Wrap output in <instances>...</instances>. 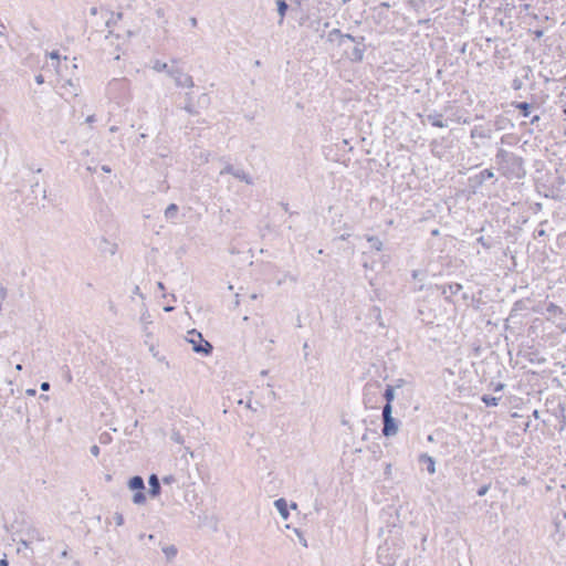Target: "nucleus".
Masks as SVG:
<instances>
[{"label":"nucleus","mask_w":566,"mask_h":566,"mask_svg":"<svg viewBox=\"0 0 566 566\" xmlns=\"http://www.w3.org/2000/svg\"><path fill=\"white\" fill-rule=\"evenodd\" d=\"M437 289L440 291V294L443 296L447 303L454 304L452 295L458 294L463 289V286L460 283L452 282L448 284L437 285Z\"/></svg>","instance_id":"15"},{"label":"nucleus","mask_w":566,"mask_h":566,"mask_svg":"<svg viewBox=\"0 0 566 566\" xmlns=\"http://www.w3.org/2000/svg\"><path fill=\"white\" fill-rule=\"evenodd\" d=\"M90 451L94 457H97L99 454V448L96 444L92 446Z\"/></svg>","instance_id":"50"},{"label":"nucleus","mask_w":566,"mask_h":566,"mask_svg":"<svg viewBox=\"0 0 566 566\" xmlns=\"http://www.w3.org/2000/svg\"><path fill=\"white\" fill-rule=\"evenodd\" d=\"M494 168L507 180H521L526 176L523 157L499 147L494 156Z\"/></svg>","instance_id":"1"},{"label":"nucleus","mask_w":566,"mask_h":566,"mask_svg":"<svg viewBox=\"0 0 566 566\" xmlns=\"http://www.w3.org/2000/svg\"><path fill=\"white\" fill-rule=\"evenodd\" d=\"M187 340L192 345V350L197 354L208 356L212 353V345L202 337V334L196 329L188 332Z\"/></svg>","instance_id":"9"},{"label":"nucleus","mask_w":566,"mask_h":566,"mask_svg":"<svg viewBox=\"0 0 566 566\" xmlns=\"http://www.w3.org/2000/svg\"><path fill=\"white\" fill-rule=\"evenodd\" d=\"M523 71H524L523 78H526V80H527V78H528L530 73H532V70H531V67H530V66H526V67H524V69H523Z\"/></svg>","instance_id":"55"},{"label":"nucleus","mask_w":566,"mask_h":566,"mask_svg":"<svg viewBox=\"0 0 566 566\" xmlns=\"http://www.w3.org/2000/svg\"><path fill=\"white\" fill-rule=\"evenodd\" d=\"M186 99H187V102H186V105H185V107H184V108H185V111H186L188 114H190V115H195V114H197V111L195 109V106H193V104H192V102H191L192 97H191V94H190V93H187V94H186Z\"/></svg>","instance_id":"36"},{"label":"nucleus","mask_w":566,"mask_h":566,"mask_svg":"<svg viewBox=\"0 0 566 566\" xmlns=\"http://www.w3.org/2000/svg\"><path fill=\"white\" fill-rule=\"evenodd\" d=\"M274 506L282 516V518L287 520L289 518V509H287V502L285 499L281 497L274 501Z\"/></svg>","instance_id":"24"},{"label":"nucleus","mask_w":566,"mask_h":566,"mask_svg":"<svg viewBox=\"0 0 566 566\" xmlns=\"http://www.w3.org/2000/svg\"><path fill=\"white\" fill-rule=\"evenodd\" d=\"M149 495L150 497H157L161 493L160 480L157 474L153 473L148 478Z\"/></svg>","instance_id":"18"},{"label":"nucleus","mask_w":566,"mask_h":566,"mask_svg":"<svg viewBox=\"0 0 566 566\" xmlns=\"http://www.w3.org/2000/svg\"><path fill=\"white\" fill-rule=\"evenodd\" d=\"M34 80H35L36 84H39V85L44 83V76L42 74L35 75Z\"/></svg>","instance_id":"51"},{"label":"nucleus","mask_w":566,"mask_h":566,"mask_svg":"<svg viewBox=\"0 0 566 566\" xmlns=\"http://www.w3.org/2000/svg\"><path fill=\"white\" fill-rule=\"evenodd\" d=\"M31 543H32V542H31L29 538H27V539H20V541H19V547H18V551L20 552L22 547H23V548H25V549H27V548H30Z\"/></svg>","instance_id":"43"},{"label":"nucleus","mask_w":566,"mask_h":566,"mask_svg":"<svg viewBox=\"0 0 566 566\" xmlns=\"http://www.w3.org/2000/svg\"><path fill=\"white\" fill-rule=\"evenodd\" d=\"M427 120L433 126L438 128H444L448 126L447 122L443 120V115L433 111L427 115Z\"/></svg>","instance_id":"22"},{"label":"nucleus","mask_w":566,"mask_h":566,"mask_svg":"<svg viewBox=\"0 0 566 566\" xmlns=\"http://www.w3.org/2000/svg\"><path fill=\"white\" fill-rule=\"evenodd\" d=\"M174 310H175V307L171 306V305H167V306L164 307L165 312H172Z\"/></svg>","instance_id":"63"},{"label":"nucleus","mask_w":566,"mask_h":566,"mask_svg":"<svg viewBox=\"0 0 566 566\" xmlns=\"http://www.w3.org/2000/svg\"><path fill=\"white\" fill-rule=\"evenodd\" d=\"M352 150L353 146L350 145V140L343 138L340 143H336L333 147L329 148L326 156L327 158H331L334 161L340 163L345 167H348L350 164V156L348 153Z\"/></svg>","instance_id":"5"},{"label":"nucleus","mask_w":566,"mask_h":566,"mask_svg":"<svg viewBox=\"0 0 566 566\" xmlns=\"http://www.w3.org/2000/svg\"><path fill=\"white\" fill-rule=\"evenodd\" d=\"M170 439L176 443H184V437L179 431H172Z\"/></svg>","instance_id":"39"},{"label":"nucleus","mask_w":566,"mask_h":566,"mask_svg":"<svg viewBox=\"0 0 566 566\" xmlns=\"http://www.w3.org/2000/svg\"><path fill=\"white\" fill-rule=\"evenodd\" d=\"M40 389L42 391H48L50 389V382L48 381H43L41 385H40Z\"/></svg>","instance_id":"52"},{"label":"nucleus","mask_w":566,"mask_h":566,"mask_svg":"<svg viewBox=\"0 0 566 566\" xmlns=\"http://www.w3.org/2000/svg\"><path fill=\"white\" fill-rule=\"evenodd\" d=\"M114 520L117 526H122L124 524V516L122 513H115Z\"/></svg>","instance_id":"45"},{"label":"nucleus","mask_w":566,"mask_h":566,"mask_svg":"<svg viewBox=\"0 0 566 566\" xmlns=\"http://www.w3.org/2000/svg\"><path fill=\"white\" fill-rule=\"evenodd\" d=\"M539 120H541V116H539V115H533V116L531 117V124H532V125L537 124Z\"/></svg>","instance_id":"54"},{"label":"nucleus","mask_w":566,"mask_h":566,"mask_svg":"<svg viewBox=\"0 0 566 566\" xmlns=\"http://www.w3.org/2000/svg\"><path fill=\"white\" fill-rule=\"evenodd\" d=\"M382 436L391 437L398 432L399 421L392 417V407H382Z\"/></svg>","instance_id":"11"},{"label":"nucleus","mask_w":566,"mask_h":566,"mask_svg":"<svg viewBox=\"0 0 566 566\" xmlns=\"http://www.w3.org/2000/svg\"><path fill=\"white\" fill-rule=\"evenodd\" d=\"M384 207L381 200L375 198V197H371L370 198V201H369V208L371 211H379L381 210Z\"/></svg>","instance_id":"37"},{"label":"nucleus","mask_w":566,"mask_h":566,"mask_svg":"<svg viewBox=\"0 0 566 566\" xmlns=\"http://www.w3.org/2000/svg\"><path fill=\"white\" fill-rule=\"evenodd\" d=\"M488 181H491L492 185L497 181L493 168H485L474 175L469 176L467 181L468 191L472 195H476L481 192L482 187Z\"/></svg>","instance_id":"4"},{"label":"nucleus","mask_w":566,"mask_h":566,"mask_svg":"<svg viewBox=\"0 0 566 566\" xmlns=\"http://www.w3.org/2000/svg\"><path fill=\"white\" fill-rule=\"evenodd\" d=\"M511 87L514 90V91H520L522 87H523V81L522 78L520 77H515L513 78L512 83H511Z\"/></svg>","instance_id":"40"},{"label":"nucleus","mask_w":566,"mask_h":566,"mask_svg":"<svg viewBox=\"0 0 566 566\" xmlns=\"http://www.w3.org/2000/svg\"><path fill=\"white\" fill-rule=\"evenodd\" d=\"M127 486L132 491H136L132 499L133 503L136 505L145 504L146 493L144 479L140 475H134L128 480Z\"/></svg>","instance_id":"12"},{"label":"nucleus","mask_w":566,"mask_h":566,"mask_svg":"<svg viewBox=\"0 0 566 566\" xmlns=\"http://www.w3.org/2000/svg\"><path fill=\"white\" fill-rule=\"evenodd\" d=\"M276 6H277V12L280 14L279 24H282L283 20H284V17L286 14V11L289 10V4H287V2L285 0H277L276 1Z\"/></svg>","instance_id":"29"},{"label":"nucleus","mask_w":566,"mask_h":566,"mask_svg":"<svg viewBox=\"0 0 566 566\" xmlns=\"http://www.w3.org/2000/svg\"><path fill=\"white\" fill-rule=\"evenodd\" d=\"M418 463L426 465V469L429 474L436 473V460L433 457L429 455L428 453H421L418 457Z\"/></svg>","instance_id":"20"},{"label":"nucleus","mask_w":566,"mask_h":566,"mask_svg":"<svg viewBox=\"0 0 566 566\" xmlns=\"http://www.w3.org/2000/svg\"><path fill=\"white\" fill-rule=\"evenodd\" d=\"M107 92L118 104L129 97V81L125 77L113 78L107 86Z\"/></svg>","instance_id":"7"},{"label":"nucleus","mask_w":566,"mask_h":566,"mask_svg":"<svg viewBox=\"0 0 566 566\" xmlns=\"http://www.w3.org/2000/svg\"><path fill=\"white\" fill-rule=\"evenodd\" d=\"M98 248L103 253H109L111 255H114L117 250V245L105 238L102 239Z\"/></svg>","instance_id":"27"},{"label":"nucleus","mask_w":566,"mask_h":566,"mask_svg":"<svg viewBox=\"0 0 566 566\" xmlns=\"http://www.w3.org/2000/svg\"><path fill=\"white\" fill-rule=\"evenodd\" d=\"M198 104L201 107H207L210 104V97L208 96V94H201L198 98Z\"/></svg>","instance_id":"38"},{"label":"nucleus","mask_w":566,"mask_h":566,"mask_svg":"<svg viewBox=\"0 0 566 566\" xmlns=\"http://www.w3.org/2000/svg\"><path fill=\"white\" fill-rule=\"evenodd\" d=\"M366 116H367V119H366L367 128H365L364 126L359 127V134L356 133V145L360 144L361 151L365 155H369V154H371L370 147H371L374 140H373V134H371V123H370V119H369V116L367 113H366ZM357 129H358V127L356 126V130Z\"/></svg>","instance_id":"10"},{"label":"nucleus","mask_w":566,"mask_h":566,"mask_svg":"<svg viewBox=\"0 0 566 566\" xmlns=\"http://www.w3.org/2000/svg\"><path fill=\"white\" fill-rule=\"evenodd\" d=\"M356 240L358 241L359 249L363 250L360 262L364 268H367L368 263L365 258L367 251L365 249H367L370 252H373V251L380 252L381 248H382V241L377 235H373V234H368V233L356 237Z\"/></svg>","instance_id":"6"},{"label":"nucleus","mask_w":566,"mask_h":566,"mask_svg":"<svg viewBox=\"0 0 566 566\" xmlns=\"http://www.w3.org/2000/svg\"><path fill=\"white\" fill-rule=\"evenodd\" d=\"M476 243L481 244L485 250H490L493 248L492 238H484L483 235H481L476 239Z\"/></svg>","instance_id":"35"},{"label":"nucleus","mask_w":566,"mask_h":566,"mask_svg":"<svg viewBox=\"0 0 566 566\" xmlns=\"http://www.w3.org/2000/svg\"><path fill=\"white\" fill-rule=\"evenodd\" d=\"M25 394H27L28 396H35V395H36V390H35V389H33V388H29V389H27Z\"/></svg>","instance_id":"58"},{"label":"nucleus","mask_w":566,"mask_h":566,"mask_svg":"<svg viewBox=\"0 0 566 566\" xmlns=\"http://www.w3.org/2000/svg\"><path fill=\"white\" fill-rule=\"evenodd\" d=\"M153 69L156 72H166L168 74V70H171L172 67L168 66L166 62H163L160 60H156L154 62Z\"/></svg>","instance_id":"34"},{"label":"nucleus","mask_w":566,"mask_h":566,"mask_svg":"<svg viewBox=\"0 0 566 566\" xmlns=\"http://www.w3.org/2000/svg\"><path fill=\"white\" fill-rule=\"evenodd\" d=\"M532 417H533L535 420H541V421H542V418H541V411H538L537 409L533 410V412H532Z\"/></svg>","instance_id":"53"},{"label":"nucleus","mask_w":566,"mask_h":566,"mask_svg":"<svg viewBox=\"0 0 566 566\" xmlns=\"http://www.w3.org/2000/svg\"><path fill=\"white\" fill-rule=\"evenodd\" d=\"M427 441L428 442H434L436 441L434 436L433 434H428L427 436Z\"/></svg>","instance_id":"64"},{"label":"nucleus","mask_w":566,"mask_h":566,"mask_svg":"<svg viewBox=\"0 0 566 566\" xmlns=\"http://www.w3.org/2000/svg\"><path fill=\"white\" fill-rule=\"evenodd\" d=\"M518 356L531 364L543 365L546 363L545 356L534 345H522L518 350Z\"/></svg>","instance_id":"13"},{"label":"nucleus","mask_w":566,"mask_h":566,"mask_svg":"<svg viewBox=\"0 0 566 566\" xmlns=\"http://www.w3.org/2000/svg\"><path fill=\"white\" fill-rule=\"evenodd\" d=\"M175 481L176 479L172 474H168L163 478V483L167 485L172 484Z\"/></svg>","instance_id":"46"},{"label":"nucleus","mask_w":566,"mask_h":566,"mask_svg":"<svg viewBox=\"0 0 566 566\" xmlns=\"http://www.w3.org/2000/svg\"><path fill=\"white\" fill-rule=\"evenodd\" d=\"M489 387L494 391V392H499V391H502L505 387V384L503 382H496L494 384L493 381L490 382Z\"/></svg>","instance_id":"41"},{"label":"nucleus","mask_w":566,"mask_h":566,"mask_svg":"<svg viewBox=\"0 0 566 566\" xmlns=\"http://www.w3.org/2000/svg\"><path fill=\"white\" fill-rule=\"evenodd\" d=\"M501 397H495L492 395L484 394L480 397V400L486 406V407H496L499 406Z\"/></svg>","instance_id":"28"},{"label":"nucleus","mask_w":566,"mask_h":566,"mask_svg":"<svg viewBox=\"0 0 566 566\" xmlns=\"http://www.w3.org/2000/svg\"><path fill=\"white\" fill-rule=\"evenodd\" d=\"M400 530V527L394 525L392 530L389 531L391 535L377 549V559L384 566H394L397 558L401 556L405 542L399 536Z\"/></svg>","instance_id":"2"},{"label":"nucleus","mask_w":566,"mask_h":566,"mask_svg":"<svg viewBox=\"0 0 566 566\" xmlns=\"http://www.w3.org/2000/svg\"><path fill=\"white\" fill-rule=\"evenodd\" d=\"M545 313L547 314L546 319L551 321L560 331V334L566 333V313L559 305L553 302L546 303Z\"/></svg>","instance_id":"8"},{"label":"nucleus","mask_w":566,"mask_h":566,"mask_svg":"<svg viewBox=\"0 0 566 566\" xmlns=\"http://www.w3.org/2000/svg\"><path fill=\"white\" fill-rule=\"evenodd\" d=\"M7 289L0 284V301H3L7 297Z\"/></svg>","instance_id":"49"},{"label":"nucleus","mask_w":566,"mask_h":566,"mask_svg":"<svg viewBox=\"0 0 566 566\" xmlns=\"http://www.w3.org/2000/svg\"><path fill=\"white\" fill-rule=\"evenodd\" d=\"M189 23H190V25H191V27H193V28H195V27H197V24H198V20H197L195 17H191V18L189 19Z\"/></svg>","instance_id":"57"},{"label":"nucleus","mask_w":566,"mask_h":566,"mask_svg":"<svg viewBox=\"0 0 566 566\" xmlns=\"http://www.w3.org/2000/svg\"><path fill=\"white\" fill-rule=\"evenodd\" d=\"M546 412L549 413L548 418H543L542 423L544 427H554L559 433L566 430V406L558 401L552 402V407H547Z\"/></svg>","instance_id":"3"},{"label":"nucleus","mask_w":566,"mask_h":566,"mask_svg":"<svg viewBox=\"0 0 566 566\" xmlns=\"http://www.w3.org/2000/svg\"><path fill=\"white\" fill-rule=\"evenodd\" d=\"M94 122H95V116L94 115H90V116L86 117V123L92 124Z\"/></svg>","instance_id":"60"},{"label":"nucleus","mask_w":566,"mask_h":566,"mask_svg":"<svg viewBox=\"0 0 566 566\" xmlns=\"http://www.w3.org/2000/svg\"><path fill=\"white\" fill-rule=\"evenodd\" d=\"M534 33H535V36H536L537 39H539V38H542V36H543L544 31H543V30H536Z\"/></svg>","instance_id":"61"},{"label":"nucleus","mask_w":566,"mask_h":566,"mask_svg":"<svg viewBox=\"0 0 566 566\" xmlns=\"http://www.w3.org/2000/svg\"><path fill=\"white\" fill-rule=\"evenodd\" d=\"M155 13H156V15H157V18H158V19H163V20H164V23H167V22H168V21L165 19L166 13H165V9H164V8H157V9L155 10Z\"/></svg>","instance_id":"44"},{"label":"nucleus","mask_w":566,"mask_h":566,"mask_svg":"<svg viewBox=\"0 0 566 566\" xmlns=\"http://www.w3.org/2000/svg\"><path fill=\"white\" fill-rule=\"evenodd\" d=\"M168 75L175 81L177 87L191 88L195 86L192 77L189 74L184 73L178 67L168 70Z\"/></svg>","instance_id":"14"},{"label":"nucleus","mask_w":566,"mask_h":566,"mask_svg":"<svg viewBox=\"0 0 566 566\" xmlns=\"http://www.w3.org/2000/svg\"><path fill=\"white\" fill-rule=\"evenodd\" d=\"M50 57L59 60L60 59V54H59L57 51H53V52L50 53Z\"/></svg>","instance_id":"59"},{"label":"nucleus","mask_w":566,"mask_h":566,"mask_svg":"<svg viewBox=\"0 0 566 566\" xmlns=\"http://www.w3.org/2000/svg\"><path fill=\"white\" fill-rule=\"evenodd\" d=\"M471 138L490 139L492 137V129L485 128L482 125H475L470 132Z\"/></svg>","instance_id":"21"},{"label":"nucleus","mask_w":566,"mask_h":566,"mask_svg":"<svg viewBox=\"0 0 566 566\" xmlns=\"http://www.w3.org/2000/svg\"><path fill=\"white\" fill-rule=\"evenodd\" d=\"M364 40L365 39L363 36H356V63L364 60V52L367 49V45L364 43Z\"/></svg>","instance_id":"26"},{"label":"nucleus","mask_w":566,"mask_h":566,"mask_svg":"<svg viewBox=\"0 0 566 566\" xmlns=\"http://www.w3.org/2000/svg\"><path fill=\"white\" fill-rule=\"evenodd\" d=\"M490 488L491 483L481 485L476 491L478 496H484L489 492Z\"/></svg>","instance_id":"42"},{"label":"nucleus","mask_w":566,"mask_h":566,"mask_svg":"<svg viewBox=\"0 0 566 566\" xmlns=\"http://www.w3.org/2000/svg\"><path fill=\"white\" fill-rule=\"evenodd\" d=\"M506 120V118L504 117H497L496 120H495V125H496V128L497 129H503L504 126H503V122Z\"/></svg>","instance_id":"48"},{"label":"nucleus","mask_w":566,"mask_h":566,"mask_svg":"<svg viewBox=\"0 0 566 566\" xmlns=\"http://www.w3.org/2000/svg\"><path fill=\"white\" fill-rule=\"evenodd\" d=\"M295 532L300 537V542L303 544V546L306 547L307 546L306 539L302 537L301 533L297 530H295Z\"/></svg>","instance_id":"56"},{"label":"nucleus","mask_w":566,"mask_h":566,"mask_svg":"<svg viewBox=\"0 0 566 566\" xmlns=\"http://www.w3.org/2000/svg\"><path fill=\"white\" fill-rule=\"evenodd\" d=\"M178 214H179V207L176 203H170L165 209V218L167 221H170L171 223H176Z\"/></svg>","instance_id":"23"},{"label":"nucleus","mask_w":566,"mask_h":566,"mask_svg":"<svg viewBox=\"0 0 566 566\" xmlns=\"http://www.w3.org/2000/svg\"><path fill=\"white\" fill-rule=\"evenodd\" d=\"M349 237H350V233L345 231V232H343V233H339V234L334 239V241H345V240H347Z\"/></svg>","instance_id":"47"},{"label":"nucleus","mask_w":566,"mask_h":566,"mask_svg":"<svg viewBox=\"0 0 566 566\" xmlns=\"http://www.w3.org/2000/svg\"><path fill=\"white\" fill-rule=\"evenodd\" d=\"M512 106L518 111L522 117H531L534 109V104L528 102H512Z\"/></svg>","instance_id":"19"},{"label":"nucleus","mask_w":566,"mask_h":566,"mask_svg":"<svg viewBox=\"0 0 566 566\" xmlns=\"http://www.w3.org/2000/svg\"><path fill=\"white\" fill-rule=\"evenodd\" d=\"M0 566H9V562L6 557L0 559Z\"/></svg>","instance_id":"62"},{"label":"nucleus","mask_w":566,"mask_h":566,"mask_svg":"<svg viewBox=\"0 0 566 566\" xmlns=\"http://www.w3.org/2000/svg\"><path fill=\"white\" fill-rule=\"evenodd\" d=\"M381 397L386 401L384 407H392V401L395 399V387L392 385H386V388L384 392L381 394Z\"/></svg>","instance_id":"25"},{"label":"nucleus","mask_w":566,"mask_h":566,"mask_svg":"<svg viewBox=\"0 0 566 566\" xmlns=\"http://www.w3.org/2000/svg\"><path fill=\"white\" fill-rule=\"evenodd\" d=\"M229 174L232 175L234 178L245 182L247 185H253V178L245 172L241 168H237L231 164H228L224 166V168L220 171V175Z\"/></svg>","instance_id":"16"},{"label":"nucleus","mask_w":566,"mask_h":566,"mask_svg":"<svg viewBox=\"0 0 566 566\" xmlns=\"http://www.w3.org/2000/svg\"><path fill=\"white\" fill-rule=\"evenodd\" d=\"M163 552L168 560H172L178 553V549L175 545H168L163 547Z\"/></svg>","instance_id":"31"},{"label":"nucleus","mask_w":566,"mask_h":566,"mask_svg":"<svg viewBox=\"0 0 566 566\" xmlns=\"http://www.w3.org/2000/svg\"><path fill=\"white\" fill-rule=\"evenodd\" d=\"M379 385H370L366 386L364 388V405L366 408H375L376 403L378 402V397L376 396L378 394Z\"/></svg>","instance_id":"17"},{"label":"nucleus","mask_w":566,"mask_h":566,"mask_svg":"<svg viewBox=\"0 0 566 566\" xmlns=\"http://www.w3.org/2000/svg\"><path fill=\"white\" fill-rule=\"evenodd\" d=\"M28 538L31 542H33V541L43 542L44 541V536L36 528H31V530L28 531Z\"/></svg>","instance_id":"33"},{"label":"nucleus","mask_w":566,"mask_h":566,"mask_svg":"<svg viewBox=\"0 0 566 566\" xmlns=\"http://www.w3.org/2000/svg\"><path fill=\"white\" fill-rule=\"evenodd\" d=\"M554 527H555V533L558 535V537L555 541L557 543H559L560 541H563L565 538L566 533L562 527V522L558 520V516H556L554 518Z\"/></svg>","instance_id":"30"},{"label":"nucleus","mask_w":566,"mask_h":566,"mask_svg":"<svg viewBox=\"0 0 566 566\" xmlns=\"http://www.w3.org/2000/svg\"><path fill=\"white\" fill-rule=\"evenodd\" d=\"M524 310H526V304H525V302H524L523 300H518V301H516V302L513 304V306H512V310H511V312H510V317H511V318H513V317L517 314V312H520V311H524Z\"/></svg>","instance_id":"32"}]
</instances>
